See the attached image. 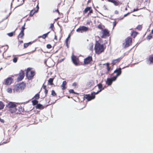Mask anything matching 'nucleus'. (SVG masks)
<instances>
[{
  "mask_svg": "<svg viewBox=\"0 0 153 153\" xmlns=\"http://www.w3.org/2000/svg\"><path fill=\"white\" fill-rule=\"evenodd\" d=\"M98 28L99 29H101V30H102V29H103V28H102V26L101 25H98Z\"/></svg>",
  "mask_w": 153,
  "mask_h": 153,
  "instance_id": "obj_47",
  "label": "nucleus"
},
{
  "mask_svg": "<svg viewBox=\"0 0 153 153\" xmlns=\"http://www.w3.org/2000/svg\"><path fill=\"white\" fill-rule=\"evenodd\" d=\"M71 59L73 63L76 65H78L79 64V61L78 57L72 55L71 56Z\"/></svg>",
  "mask_w": 153,
  "mask_h": 153,
  "instance_id": "obj_8",
  "label": "nucleus"
},
{
  "mask_svg": "<svg viewBox=\"0 0 153 153\" xmlns=\"http://www.w3.org/2000/svg\"><path fill=\"white\" fill-rule=\"evenodd\" d=\"M9 142V141H6V142H3V143H4V144L6 143Z\"/></svg>",
  "mask_w": 153,
  "mask_h": 153,
  "instance_id": "obj_62",
  "label": "nucleus"
},
{
  "mask_svg": "<svg viewBox=\"0 0 153 153\" xmlns=\"http://www.w3.org/2000/svg\"><path fill=\"white\" fill-rule=\"evenodd\" d=\"M105 48V46L103 44H101L98 41H96L94 49L96 53L100 54L103 52Z\"/></svg>",
  "mask_w": 153,
  "mask_h": 153,
  "instance_id": "obj_1",
  "label": "nucleus"
},
{
  "mask_svg": "<svg viewBox=\"0 0 153 153\" xmlns=\"http://www.w3.org/2000/svg\"><path fill=\"white\" fill-rule=\"evenodd\" d=\"M77 85V84L76 82H74L72 84V86L74 87H76Z\"/></svg>",
  "mask_w": 153,
  "mask_h": 153,
  "instance_id": "obj_50",
  "label": "nucleus"
},
{
  "mask_svg": "<svg viewBox=\"0 0 153 153\" xmlns=\"http://www.w3.org/2000/svg\"><path fill=\"white\" fill-rule=\"evenodd\" d=\"M105 64L106 66V68L107 71H109L111 69V68L109 67V64L108 63H107ZM104 65H105V64H104Z\"/></svg>",
  "mask_w": 153,
  "mask_h": 153,
  "instance_id": "obj_34",
  "label": "nucleus"
},
{
  "mask_svg": "<svg viewBox=\"0 0 153 153\" xmlns=\"http://www.w3.org/2000/svg\"><path fill=\"white\" fill-rule=\"evenodd\" d=\"M43 88L44 89H46V85H44L43 86Z\"/></svg>",
  "mask_w": 153,
  "mask_h": 153,
  "instance_id": "obj_58",
  "label": "nucleus"
},
{
  "mask_svg": "<svg viewBox=\"0 0 153 153\" xmlns=\"http://www.w3.org/2000/svg\"><path fill=\"white\" fill-rule=\"evenodd\" d=\"M132 38L130 37H128L125 39V42L123 43V45L125 48H127L132 44Z\"/></svg>",
  "mask_w": 153,
  "mask_h": 153,
  "instance_id": "obj_4",
  "label": "nucleus"
},
{
  "mask_svg": "<svg viewBox=\"0 0 153 153\" xmlns=\"http://www.w3.org/2000/svg\"><path fill=\"white\" fill-rule=\"evenodd\" d=\"M129 13H126V14H125L124 15V16H123V17H122V18H121V17L119 18H118V20H122V19H123V18H124V17H125L126 16H127L128 15Z\"/></svg>",
  "mask_w": 153,
  "mask_h": 153,
  "instance_id": "obj_41",
  "label": "nucleus"
},
{
  "mask_svg": "<svg viewBox=\"0 0 153 153\" xmlns=\"http://www.w3.org/2000/svg\"><path fill=\"white\" fill-rule=\"evenodd\" d=\"M14 58L13 59V62L14 63H16L17 62L18 57H16V56H13Z\"/></svg>",
  "mask_w": 153,
  "mask_h": 153,
  "instance_id": "obj_37",
  "label": "nucleus"
},
{
  "mask_svg": "<svg viewBox=\"0 0 153 153\" xmlns=\"http://www.w3.org/2000/svg\"><path fill=\"white\" fill-rule=\"evenodd\" d=\"M84 97L88 101H90L95 98V95H93V93H91V95L90 94H85Z\"/></svg>",
  "mask_w": 153,
  "mask_h": 153,
  "instance_id": "obj_6",
  "label": "nucleus"
},
{
  "mask_svg": "<svg viewBox=\"0 0 153 153\" xmlns=\"http://www.w3.org/2000/svg\"><path fill=\"white\" fill-rule=\"evenodd\" d=\"M102 35L101 37L102 38H105L107 36H109V32L107 29H102Z\"/></svg>",
  "mask_w": 153,
  "mask_h": 153,
  "instance_id": "obj_9",
  "label": "nucleus"
},
{
  "mask_svg": "<svg viewBox=\"0 0 153 153\" xmlns=\"http://www.w3.org/2000/svg\"><path fill=\"white\" fill-rule=\"evenodd\" d=\"M149 60L150 61V63L153 64V55L149 56Z\"/></svg>",
  "mask_w": 153,
  "mask_h": 153,
  "instance_id": "obj_33",
  "label": "nucleus"
},
{
  "mask_svg": "<svg viewBox=\"0 0 153 153\" xmlns=\"http://www.w3.org/2000/svg\"><path fill=\"white\" fill-rule=\"evenodd\" d=\"M117 22H116V21H114L113 22V27H114L116 25V24H117Z\"/></svg>",
  "mask_w": 153,
  "mask_h": 153,
  "instance_id": "obj_48",
  "label": "nucleus"
},
{
  "mask_svg": "<svg viewBox=\"0 0 153 153\" xmlns=\"http://www.w3.org/2000/svg\"><path fill=\"white\" fill-rule=\"evenodd\" d=\"M139 10V9L138 8H137L136 9H134L133 10V11L132 12H135V11H137L138 10Z\"/></svg>",
  "mask_w": 153,
  "mask_h": 153,
  "instance_id": "obj_53",
  "label": "nucleus"
},
{
  "mask_svg": "<svg viewBox=\"0 0 153 153\" xmlns=\"http://www.w3.org/2000/svg\"><path fill=\"white\" fill-rule=\"evenodd\" d=\"M47 48L48 49H50L51 48V45L50 44H48L47 45Z\"/></svg>",
  "mask_w": 153,
  "mask_h": 153,
  "instance_id": "obj_46",
  "label": "nucleus"
},
{
  "mask_svg": "<svg viewBox=\"0 0 153 153\" xmlns=\"http://www.w3.org/2000/svg\"><path fill=\"white\" fill-rule=\"evenodd\" d=\"M114 73H116V76H114V77H115L116 79H117V77L120 75L121 74V68H119L117 69L114 71Z\"/></svg>",
  "mask_w": 153,
  "mask_h": 153,
  "instance_id": "obj_14",
  "label": "nucleus"
},
{
  "mask_svg": "<svg viewBox=\"0 0 153 153\" xmlns=\"http://www.w3.org/2000/svg\"><path fill=\"white\" fill-rule=\"evenodd\" d=\"M66 84L67 82L66 81H64L63 82L62 84L61 85V87L62 88V90H64L66 89Z\"/></svg>",
  "mask_w": 153,
  "mask_h": 153,
  "instance_id": "obj_19",
  "label": "nucleus"
},
{
  "mask_svg": "<svg viewBox=\"0 0 153 153\" xmlns=\"http://www.w3.org/2000/svg\"><path fill=\"white\" fill-rule=\"evenodd\" d=\"M1 48H2L4 50V53H3V56H4V52H6L7 51L8 49L9 48V46L7 45H6L5 46H1Z\"/></svg>",
  "mask_w": 153,
  "mask_h": 153,
  "instance_id": "obj_20",
  "label": "nucleus"
},
{
  "mask_svg": "<svg viewBox=\"0 0 153 153\" xmlns=\"http://www.w3.org/2000/svg\"><path fill=\"white\" fill-rule=\"evenodd\" d=\"M92 61V56H89L84 59V63L85 65L89 64Z\"/></svg>",
  "mask_w": 153,
  "mask_h": 153,
  "instance_id": "obj_13",
  "label": "nucleus"
},
{
  "mask_svg": "<svg viewBox=\"0 0 153 153\" xmlns=\"http://www.w3.org/2000/svg\"><path fill=\"white\" fill-rule=\"evenodd\" d=\"M35 107L36 109H43L44 108L43 105L40 104H37V105Z\"/></svg>",
  "mask_w": 153,
  "mask_h": 153,
  "instance_id": "obj_21",
  "label": "nucleus"
},
{
  "mask_svg": "<svg viewBox=\"0 0 153 153\" xmlns=\"http://www.w3.org/2000/svg\"><path fill=\"white\" fill-rule=\"evenodd\" d=\"M25 29V28L24 25L22 27L21 32L18 36V39H19L20 38L22 39L23 38V36L24 35V31Z\"/></svg>",
  "mask_w": 153,
  "mask_h": 153,
  "instance_id": "obj_10",
  "label": "nucleus"
},
{
  "mask_svg": "<svg viewBox=\"0 0 153 153\" xmlns=\"http://www.w3.org/2000/svg\"><path fill=\"white\" fill-rule=\"evenodd\" d=\"M7 92L10 93H11L12 92V89L11 88H8L7 89Z\"/></svg>",
  "mask_w": 153,
  "mask_h": 153,
  "instance_id": "obj_43",
  "label": "nucleus"
},
{
  "mask_svg": "<svg viewBox=\"0 0 153 153\" xmlns=\"http://www.w3.org/2000/svg\"><path fill=\"white\" fill-rule=\"evenodd\" d=\"M26 74L27 79L30 80L33 78L36 73L34 71L32 70V68H28L26 69Z\"/></svg>",
  "mask_w": 153,
  "mask_h": 153,
  "instance_id": "obj_3",
  "label": "nucleus"
},
{
  "mask_svg": "<svg viewBox=\"0 0 153 153\" xmlns=\"http://www.w3.org/2000/svg\"><path fill=\"white\" fill-rule=\"evenodd\" d=\"M89 30L88 27L85 26H80L76 30V31L77 32L82 33L84 32H86Z\"/></svg>",
  "mask_w": 153,
  "mask_h": 153,
  "instance_id": "obj_7",
  "label": "nucleus"
},
{
  "mask_svg": "<svg viewBox=\"0 0 153 153\" xmlns=\"http://www.w3.org/2000/svg\"><path fill=\"white\" fill-rule=\"evenodd\" d=\"M119 13V11L117 10H115L114 11V13L116 14H118Z\"/></svg>",
  "mask_w": 153,
  "mask_h": 153,
  "instance_id": "obj_52",
  "label": "nucleus"
},
{
  "mask_svg": "<svg viewBox=\"0 0 153 153\" xmlns=\"http://www.w3.org/2000/svg\"><path fill=\"white\" fill-rule=\"evenodd\" d=\"M90 24V22H88L87 23V24Z\"/></svg>",
  "mask_w": 153,
  "mask_h": 153,
  "instance_id": "obj_64",
  "label": "nucleus"
},
{
  "mask_svg": "<svg viewBox=\"0 0 153 153\" xmlns=\"http://www.w3.org/2000/svg\"><path fill=\"white\" fill-rule=\"evenodd\" d=\"M55 11L57 12L59 14L60 13H59V11L58 9H57L56 10H55Z\"/></svg>",
  "mask_w": 153,
  "mask_h": 153,
  "instance_id": "obj_61",
  "label": "nucleus"
},
{
  "mask_svg": "<svg viewBox=\"0 0 153 153\" xmlns=\"http://www.w3.org/2000/svg\"><path fill=\"white\" fill-rule=\"evenodd\" d=\"M54 39H55V40H57V36L56 35H55Z\"/></svg>",
  "mask_w": 153,
  "mask_h": 153,
  "instance_id": "obj_56",
  "label": "nucleus"
},
{
  "mask_svg": "<svg viewBox=\"0 0 153 153\" xmlns=\"http://www.w3.org/2000/svg\"><path fill=\"white\" fill-rule=\"evenodd\" d=\"M32 102L33 105H37V104H38V102L37 100H32Z\"/></svg>",
  "mask_w": 153,
  "mask_h": 153,
  "instance_id": "obj_35",
  "label": "nucleus"
},
{
  "mask_svg": "<svg viewBox=\"0 0 153 153\" xmlns=\"http://www.w3.org/2000/svg\"><path fill=\"white\" fill-rule=\"evenodd\" d=\"M116 79V77L114 76L111 78H108L107 79L106 83L108 85H111L112 82L115 81Z\"/></svg>",
  "mask_w": 153,
  "mask_h": 153,
  "instance_id": "obj_12",
  "label": "nucleus"
},
{
  "mask_svg": "<svg viewBox=\"0 0 153 153\" xmlns=\"http://www.w3.org/2000/svg\"><path fill=\"white\" fill-rule=\"evenodd\" d=\"M15 31H14V32H11L9 33H7V35L10 36V37H12V36L13 35L15 34Z\"/></svg>",
  "mask_w": 153,
  "mask_h": 153,
  "instance_id": "obj_39",
  "label": "nucleus"
},
{
  "mask_svg": "<svg viewBox=\"0 0 153 153\" xmlns=\"http://www.w3.org/2000/svg\"><path fill=\"white\" fill-rule=\"evenodd\" d=\"M18 77L17 78L18 81H21L24 78L25 76V73L24 71L21 70L19 73L17 74Z\"/></svg>",
  "mask_w": 153,
  "mask_h": 153,
  "instance_id": "obj_5",
  "label": "nucleus"
},
{
  "mask_svg": "<svg viewBox=\"0 0 153 153\" xmlns=\"http://www.w3.org/2000/svg\"><path fill=\"white\" fill-rule=\"evenodd\" d=\"M4 105L3 102L2 101H0V109L1 110L3 109L4 108Z\"/></svg>",
  "mask_w": 153,
  "mask_h": 153,
  "instance_id": "obj_36",
  "label": "nucleus"
},
{
  "mask_svg": "<svg viewBox=\"0 0 153 153\" xmlns=\"http://www.w3.org/2000/svg\"><path fill=\"white\" fill-rule=\"evenodd\" d=\"M13 80L11 77L5 79V84L7 85H9L12 83Z\"/></svg>",
  "mask_w": 153,
  "mask_h": 153,
  "instance_id": "obj_15",
  "label": "nucleus"
},
{
  "mask_svg": "<svg viewBox=\"0 0 153 153\" xmlns=\"http://www.w3.org/2000/svg\"><path fill=\"white\" fill-rule=\"evenodd\" d=\"M121 59V58H118L117 59L113 60L111 64L113 65H114L116 63H119Z\"/></svg>",
  "mask_w": 153,
  "mask_h": 153,
  "instance_id": "obj_18",
  "label": "nucleus"
},
{
  "mask_svg": "<svg viewBox=\"0 0 153 153\" xmlns=\"http://www.w3.org/2000/svg\"><path fill=\"white\" fill-rule=\"evenodd\" d=\"M26 87V84L24 82L20 83L14 86L13 89L14 92H22L25 89Z\"/></svg>",
  "mask_w": 153,
  "mask_h": 153,
  "instance_id": "obj_2",
  "label": "nucleus"
},
{
  "mask_svg": "<svg viewBox=\"0 0 153 153\" xmlns=\"http://www.w3.org/2000/svg\"><path fill=\"white\" fill-rule=\"evenodd\" d=\"M36 11H37V12L38 10H39V6H38V5L36 6Z\"/></svg>",
  "mask_w": 153,
  "mask_h": 153,
  "instance_id": "obj_54",
  "label": "nucleus"
},
{
  "mask_svg": "<svg viewBox=\"0 0 153 153\" xmlns=\"http://www.w3.org/2000/svg\"><path fill=\"white\" fill-rule=\"evenodd\" d=\"M39 92H39L38 93L36 94L33 98L35 100H36L39 99L40 98Z\"/></svg>",
  "mask_w": 153,
  "mask_h": 153,
  "instance_id": "obj_28",
  "label": "nucleus"
},
{
  "mask_svg": "<svg viewBox=\"0 0 153 153\" xmlns=\"http://www.w3.org/2000/svg\"><path fill=\"white\" fill-rule=\"evenodd\" d=\"M152 36L151 34H149L147 36L146 38L148 40H149L152 38Z\"/></svg>",
  "mask_w": 153,
  "mask_h": 153,
  "instance_id": "obj_40",
  "label": "nucleus"
},
{
  "mask_svg": "<svg viewBox=\"0 0 153 153\" xmlns=\"http://www.w3.org/2000/svg\"><path fill=\"white\" fill-rule=\"evenodd\" d=\"M138 33L135 31H133L131 34V36L133 38H135L137 35Z\"/></svg>",
  "mask_w": 153,
  "mask_h": 153,
  "instance_id": "obj_29",
  "label": "nucleus"
},
{
  "mask_svg": "<svg viewBox=\"0 0 153 153\" xmlns=\"http://www.w3.org/2000/svg\"><path fill=\"white\" fill-rule=\"evenodd\" d=\"M108 1L113 3L116 6H119L122 4V3L120 2L115 0H108Z\"/></svg>",
  "mask_w": 153,
  "mask_h": 153,
  "instance_id": "obj_17",
  "label": "nucleus"
},
{
  "mask_svg": "<svg viewBox=\"0 0 153 153\" xmlns=\"http://www.w3.org/2000/svg\"><path fill=\"white\" fill-rule=\"evenodd\" d=\"M51 95L53 96H56V93L54 90H52L51 91Z\"/></svg>",
  "mask_w": 153,
  "mask_h": 153,
  "instance_id": "obj_44",
  "label": "nucleus"
},
{
  "mask_svg": "<svg viewBox=\"0 0 153 153\" xmlns=\"http://www.w3.org/2000/svg\"><path fill=\"white\" fill-rule=\"evenodd\" d=\"M64 59V58H63V59H60L59 61V62H61L63 61Z\"/></svg>",
  "mask_w": 153,
  "mask_h": 153,
  "instance_id": "obj_59",
  "label": "nucleus"
},
{
  "mask_svg": "<svg viewBox=\"0 0 153 153\" xmlns=\"http://www.w3.org/2000/svg\"><path fill=\"white\" fill-rule=\"evenodd\" d=\"M151 33L153 34V29L151 31Z\"/></svg>",
  "mask_w": 153,
  "mask_h": 153,
  "instance_id": "obj_63",
  "label": "nucleus"
},
{
  "mask_svg": "<svg viewBox=\"0 0 153 153\" xmlns=\"http://www.w3.org/2000/svg\"><path fill=\"white\" fill-rule=\"evenodd\" d=\"M18 40L20 44H21L23 42V41L22 40H20V39H18Z\"/></svg>",
  "mask_w": 153,
  "mask_h": 153,
  "instance_id": "obj_51",
  "label": "nucleus"
},
{
  "mask_svg": "<svg viewBox=\"0 0 153 153\" xmlns=\"http://www.w3.org/2000/svg\"><path fill=\"white\" fill-rule=\"evenodd\" d=\"M70 37H71V34H69L68 35V37L65 40V42L66 46H67V47H68V42L69 40L70 39Z\"/></svg>",
  "mask_w": 153,
  "mask_h": 153,
  "instance_id": "obj_27",
  "label": "nucleus"
},
{
  "mask_svg": "<svg viewBox=\"0 0 153 153\" xmlns=\"http://www.w3.org/2000/svg\"><path fill=\"white\" fill-rule=\"evenodd\" d=\"M94 45L92 43H90L89 45V50L91 51H93V50Z\"/></svg>",
  "mask_w": 153,
  "mask_h": 153,
  "instance_id": "obj_30",
  "label": "nucleus"
},
{
  "mask_svg": "<svg viewBox=\"0 0 153 153\" xmlns=\"http://www.w3.org/2000/svg\"><path fill=\"white\" fill-rule=\"evenodd\" d=\"M54 80V78H50L48 80V83L50 85H53V82Z\"/></svg>",
  "mask_w": 153,
  "mask_h": 153,
  "instance_id": "obj_31",
  "label": "nucleus"
},
{
  "mask_svg": "<svg viewBox=\"0 0 153 153\" xmlns=\"http://www.w3.org/2000/svg\"><path fill=\"white\" fill-rule=\"evenodd\" d=\"M142 26L141 25H138L137 27H136L137 29L138 30H140L142 29Z\"/></svg>",
  "mask_w": 153,
  "mask_h": 153,
  "instance_id": "obj_42",
  "label": "nucleus"
},
{
  "mask_svg": "<svg viewBox=\"0 0 153 153\" xmlns=\"http://www.w3.org/2000/svg\"><path fill=\"white\" fill-rule=\"evenodd\" d=\"M16 107L13 108H10L9 109V111L12 113H13L15 112L16 111Z\"/></svg>",
  "mask_w": 153,
  "mask_h": 153,
  "instance_id": "obj_23",
  "label": "nucleus"
},
{
  "mask_svg": "<svg viewBox=\"0 0 153 153\" xmlns=\"http://www.w3.org/2000/svg\"><path fill=\"white\" fill-rule=\"evenodd\" d=\"M89 11L88 13V15H89L91 14L92 13H93V10L91 7H87L84 10L83 12L84 14L87 13L88 11Z\"/></svg>",
  "mask_w": 153,
  "mask_h": 153,
  "instance_id": "obj_11",
  "label": "nucleus"
},
{
  "mask_svg": "<svg viewBox=\"0 0 153 153\" xmlns=\"http://www.w3.org/2000/svg\"><path fill=\"white\" fill-rule=\"evenodd\" d=\"M45 96H46L47 95V94L48 93V90L47 89H45Z\"/></svg>",
  "mask_w": 153,
  "mask_h": 153,
  "instance_id": "obj_49",
  "label": "nucleus"
},
{
  "mask_svg": "<svg viewBox=\"0 0 153 153\" xmlns=\"http://www.w3.org/2000/svg\"><path fill=\"white\" fill-rule=\"evenodd\" d=\"M97 86L99 89H100L99 91H101L104 89V88H103L102 84L101 83L98 84Z\"/></svg>",
  "mask_w": 153,
  "mask_h": 153,
  "instance_id": "obj_25",
  "label": "nucleus"
},
{
  "mask_svg": "<svg viewBox=\"0 0 153 153\" xmlns=\"http://www.w3.org/2000/svg\"><path fill=\"white\" fill-rule=\"evenodd\" d=\"M100 91H98L96 93H95V92H94L93 93V95H95V94H97L98 93L100 92Z\"/></svg>",
  "mask_w": 153,
  "mask_h": 153,
  "instance_id": "obj_55",
  "label": "nucleus"
},
{
  "mask_svg": "<svg viewBox=\"0 0 153 153\" xmlns=\"http://www.w3.org/2000/svg\"><path fill=\"white\" fill-rule=\"evenodd\" d=\"M37 11H36V10H35L34 9L32 10L30 12L29 16L30 17L33 16V15H34V14L35 13H37Z\"/></svg>",
  "mask_w": 153,
  "mask_h": 153,
  "instance_id": "obj_26",
  "label": "nucleus"
},
{
  "mask_svg": "<svg viewBox=\"0 0 153 153\" xmlns=\"http://www.w3.org/2000/svg\"><path fill=\"white\" fill-rule=\"evenodd\" d=\"M50 32H48L47 33L43 34L42 35L39 36V38H42L43 39H45L47 37L48 34Z\"/></svg>",
  "mask_w": 153,
  "mask_h": 153,
  "instance_id": "obj_24",
  "label": "nucleus"
},
{
  "mask_svg": "<svg viewBox=\"0 0 153 153\" xmlns=\"http://www.w3.org/2000/svg\"><path fill=\"white\" fill-rule=\"evenodd\" d=\"M53 27H54V25H53V24H51L50 27L51 28H52Z\"/></svg>",
  "mask_w": 153,
  "mask_h": 153,
  "instance_id": "obj_60",
  "label": "nucleus"
},
{
  "mask_svg": "<svg viewBox=\"0 0 153 153\" xmlns=\"http://www.w3.org/2000/svg\"><path fill=\"white\" fill-rule=\"evenodd\" d=\"M0 121L1 122L3 123L4 122V121L3 120L0 118Z\"/></svg>",
  "mask_w": 153,
  "mask_h": 153,
  "instance_id": "obj_57",
  "label": "nucleus"
},
{
  "mask_svg": "<svg viewBox=\"0 0 153 153\" xmlns=\"http://www.w3.org/2000/svg\"><path fill=\"white\" fill-rule=\"evenodd\" d=\"M69 92L70 94H76V93L74 92V90L73 89H70L69 90Z\"/></svg>",
  "mask_w": 153,
  "mask_h": 153,
  "instance_id": "obj_45",
  "label": "nucleus"
},
{
  "mask_svg": "<svg viewBox=\"0 0 153 153\" xmlns=\"http://www.w3.org/2000/svg\"><path fill=\"white\" fill-rule=\"evenodd\" d=\"M18 0V2H19L18 3V4L19 5H21L24 2V0Z\"/></svg>",
  "mask_w": 153,
  "mask_h": 153,
  "instance_id": "obj_38",
  "label": "nucleus"
},
{
  "mask_svg": "<svg viewBox=\"0 0 153 153\" xmlns=\"http://www.w3.org/2000/svg\"><path fill=\"white\" fill-rule=\"evenodd\" d=\"M7 106L9 108L16 107V105L14 102H10L7 105Z\"/></svg>",
  "mask_w": 153,
  "mask_h": 153,
  "instance_id": "obj_16",
  "label": "nucleus"
},
{
  "mask_svg": "<svg viewBox=\"0 0 153 153\" xmlns=\"http://www.w3.org/2000/svg\"><path fill=\"white\" fill-rule=\"evenodd\" d=\"M32 43L31 42H30L28 43H24V47L25 48H27L29 45L31 44Z\"/></svg>",
  "mask_w": 153,
  "mask_h": 153,
  "instance_id": "obj_32",
  "label": "nucleus"
},
{
  "mask_svg": "<svg viewBox=\"0 0 153 153\" xmlns=\"http://www.w3.org/2000/svg\"><path fill=\"white\" fill-rule=\"evenodd\" d=\"M94 84V81L93 80H91L89 81L87 83V85L89 87H91L93 86Z\"/></svg>",
  "mask_w": 153,
  "mask_h": 153,
  "instance_id": "obj_22",
  "label": "nucleus"
}]
</instances>
